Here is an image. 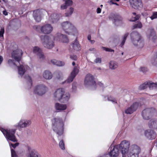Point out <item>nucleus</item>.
Wrapping results in <instances>:
<instances>
[{
    "label": "nucleus",
    "instance_id": "obj_1",
    "mask_svg": "<svg viewBox=\"0 0 157 157\" xmlns=\"http://www.w3.org/2000/svg\"><path fill=\"white\" fill-rule=\"evenodd\" d=\"M53 130L60 136L63 133L64 123L62 119L59 117L55 118L52 120Z\"/></svg>",
    "mask_w": 157,
    "mask_h": 157
},
{
    "label": "nucleus",
    "instance_id": "obj_2",
    "mask_svg": "<svg viewBox=\"0 0 157 157\" xmlns=\"http://www.w3.org/2000/svg\"><path fill=\"white\" fill-rule=\"evenodd\" d=\"M131 39L133 45L138 48H141L144 46V42L141 36L136 31L132 32L130 34Z\"/></svg>",
    "mask_w": 157,
    "mask_h": 157
},
{
    "label": "nucleus",
    "instance_id": "obj_3",
    "mask_svg": "<svg viewBox=\"0 0 157 157\" xmlns=\"http://www.w3.org/2000/svg\"><path fill=\"white\" fill-rule=\"evenodd\" d=\"M64 90L62 88L57 89L54 94V97L56 100H59L62 102H67L69 98L70 95L68 94H64Z\"/></svg>",
    "mask_w": 157,
    "mask_h": 157
},
{
    "label": "nucleus",
    "instance_id": "obj_4",
    "mask_svg": "<svg viewBox=\"0 0 157 157\" xmlns=\"http://www.w3.org/2000/svg\"><path fill=\"white\" fill-rule=\"evenodd\" d=\"M0 130L5 136L8 142H10V141L14 142L17 141V140L15 135L16 129H5L3 128H1Z\"/></svg>",
    "mask_w": 157,
    "mask_h": 157
},
{
    "label": "nucleus",
    "instance_id": "obj_5",
    "mask_svg": "<svg viewBox=\"0 0 157 157\" xmlns=\"http://www.w3.org/2000/svg\"><path fill=\"white\" fill-rule=\"evenodd\" d=\"M40 39L43 46L48 49L53 48L55 45L53 39L49 36L42 35L40 36Z\"/></svg>",
    "mask_w": 157,
    "mask_h": 157
},
{
    "label": "nucleus",
    "instance_id": "obj_6",
    "mask_svg": "<svg viewBox=\"0 0 157 157\" xmlns=\"http://www.w3.org/2000/svg\"><path fill=\"white\" fill-rule=\"evenodd\" d=\"M62 28L65 32L68 34L74 35L77 31L74 26L68 21L63 22L62 24Z\"/></svg>",
    "mask_w": 157,
    "mask_h": 157
},
{
    "label": "nucleus",
    "instance_id": "obj_7",
    "mask_svg": "<svg viewBox=\"0 0 157 157\" xmlns=\"http://www.w3.org/2000/svg\"><path fill=\"white\" fill-rule=\"evenodd\" d=\"M129 142L126 140L121 142L119 146V148L121 150L122 157H125V154L129 151Z\"/></svg>",
    "mask_w": 157,
    "mask_h": 157
},
{
    "label": "nucleus",
    "instance_id": "obj_8",
    "mask_svg": "<svg viewBox=\"0 0 157 157\" xmlns=\"http://www.w3.org/2000/svg\"><path fill=\"white\" fill-rule=\"evenodd\" d=\"M47 88L44 85L40 84L36 86L34 90V93L39 95H42L45 93Z\"/></svg>",
    "mask_w": 157,
    "mask_h": 157
},
{
    "label": "nucleus",
    "instance_id": "obj_9",
    "mask_svg": "<svg viewBox=\"0 0 157 157\" xmlns=\"http://www.w3.org/2000/svg\"><path fill=\"white\" fill-rule=\"evenodd\" d=\"M155 111V109L153 108H146L142 112V115L144 120H149L152 113Z\"/></svg>",
    "mask_w": 157,
    "mask_h": 157
},
{
    "label": "nucleus",
    "instance_id": "obj_10",
    "mask_svg": "<svg viewBox=\"0 0 157 157\" xmlns=\"http://www.w3.org/2000/svg\"><path fill=\"white\" fill-rule=\"evenodd\" d=\"M22 54V51L20 49H17L13 52L11 54V56L12 58L15 60V62H17L19 63Z\"/></svg>",
    "mask_w": 157,
    "mask_h": 157
},
{
    "label": "nucleus",
    "instance_id": "obj_11",
    "mask_svg": "<svg viewBox=\"0 0 157 157\" xmlns=\"http://www.w3.org/2000/svg\"><path fill=\"white\" fill-rule=\"evenodd\" d=\"M84 84L86 86L95 85L94 77L91 75L89 74L87 75L85 78Z\"/></svg>",
    "mask_w": 157,
    "mask_h": 157
},
{
    "label": "nucleus",
    "instance_id": "obj_12",
    "mask_svg": "<svg viewBox=\"0 0 157 157\" xmlns=\"http://www.w3.org/2000/svg\"><path fill=\"white\" fill-rule=\"evenodd\" d=\"M78 72L79 70L78 67L75 66L68 79L65 82H63V84L64 83H68L71 82L73 81L76 75L78 74Z\"/></svg>",
    "mask_w": 157,
    "mask_h": 157
},
{
    "label": "nucleus",
    "instance_id": "obj_13",
    "mask_svg": "<svg viewBox=\"0 0 157 157\" xmlns=\"http://www.w3.org/2000/svg\"><path fill=\"white\" fill-rule=\"evenodd\" d=\"M139 105V103L136 102L133 103L130 107L125 110V113L127 114H131L136 111Z\"/></svg>",
    "mask_w": 157,
    "mask_h": 157
},
{
    "label": "nucleus",
    "instance_id": "obj_14",
    "mask_svg": "<svg viewBox=\"0 0 157 157\" xmlns=\"http://www.w3.org/2000/svg\"><path fill=\"white\" fill-rule=\"evenodd\" d=\"M31 124V121L29 120H22L19 121L17 125H15V127L18 128H21L29 126Z\"/></svg>",
    "mask_w": 157,
    "mask_h": 157
},
{
    "label": "nucleus",
    "instance_id": "obj_15",
    "mask_svg": "<svg viewBox=\"0 0 157 157\" xmlns=\"http://www.w3.org/2000/svg\"><path fill=\"white\" fill-rule=\"evenodd\" d=\"M53 30V27L49 24H47L41 26V32L45 34L50 33Z\"/></svg>",
    "mask_w": 157,
    "mask_h": 157
},
{
    "label": "nucleus",
    "instance_id": "obj_16",
    "mask_svg": "<svg viewBox=\"0 0 157 157\" xmlns=\"http://www.w3.org/2000/svg\"><path fill=\"white\" fill-rule=\"evenodd\" d=\"M119 146L116 145L113 148H111V151L109 153L110 157H116L118 156L119 153Z\"/></svg>",
    "mask_w": 157,
    "mask_h": 157
},
{
    "label": "nucleus",
    "instance_id": "obj_17",
    "mask_svg": "<svg viewBox=\"0 0 157 157\" xmlns=\"http://www.w3.org/2000/svg\"><path fill=\"white\" fill-rule=\"evenodd\" d=\"M130 2L132 6L135 9H138L143 6L141 0H130Z\"/></svg>",
    "mask_w": 157,
    "mask_h": 157
},
{
    "label": "nucleus",
    "instance_id": "obj_18",
    "mask_svg": "<svg viewBox=\"0 0 157 157\" xmlns=\"http://www.w3.org/2000/svg\"><path fill=\"white\" fill-rule=\"evenodd\" d=\"M140 150L139 147L136 145H133L130 147L128 151L138 155L140 152Z\"/></svg>",
    "mask_w": 157,
    "mask_h": 157
},
{
    "label": "nucleus",
    "instance_id": "obj_19",
    "mask_svg": "<svg viewBox=\"0 0 157 157\" xmlns=\"http://www.w3.org/2000/svg\"><path fill=\"white\" fill-rule=\"evenodd\" d=\"M146 136L149 140H152L156 137V134L153 131L148 130L145 131V133Z\"/></svg>",
    "mask_w": 157,
    "mask_h": 157
},
{
    "label": "nucleus",
    "instance_id": "obj_20",
    "mask_svg": "<svg viewBox=\"0 0 157 157\" xmlns=\"http://www.w3.org/2000/svg\"><path fill=\"white\" fill-rule=\"evenodd\" d=\"M33 52L37 54L40 59L43 60L45 58L41 50L39 47H34Z\"/></svg>",
    "mask_w": 157,
    "mask_h": 157
},
{
    "label": "nucleus",
    "instance_id": "obj_21",
    "mask_svg": "<svg viewBox=\"0 0 157 157\" xmlns=\"http://www.w3.org/2000/svg\"><path fill=\"white\" fill-rule=\"evenodd\" d=\"M149 34H148V37L150 40H152L153 42H155L156 39L157 37L153 29H150L148 31Z\"/></svg>",
    "mask_w": 157,
    "mask_h": 157
},
{
    "label": "nucleus",
    "instance_id": "obj_22",
    "mask_svg": "<svg viewBox=\"0 0 157 157\" xmlns=\"http://www.w3.org/2000/svg\"><path fill=\"white\" fill-rule=\"evenodd\" d=\"M56 37L58 38V40L61 42L63 43H67L69 40L66 35H63L60 33L57 34Z\"/></svg>",
    "mask_w": 157,
    "mask_h": 157
},
{
    "label": "nucleus",
    "instance_id": "obj_23",
    "mask_svg": "<svg viewBox=\"0 0 157 157\" xmlns=\"http://www.w3.org/2000/svg\"><path fill=\"white\" fill-rule=\"evenodd\" d=\"M28 67V66L23 65L18 67V74L22 76L25 74Z\"/></svg>",
    "mask_w": 157,
    "mask_h": 157
},
{
    "label": "nucleus",
    "instance_id": "obj_24",
    "mask_svg": "<svg viewBox=\"0 0 157 157\" xmlns=\"http://www.w3.org/2000/svg\"><path fill=\"white\" fill-rule=\"evenodd\" d=\"M109 18L110 20H113L115 22L122 20V18L120 16L114 13H111L109 16Z\"/></svg>",
    "mask_w": 157,
    "mask_h": 157
},
{
    "label": "nucleus",
    "instance_id": "obj_25",
    "mask_svg": "<svg viewBox=\"0 0 157 157\" xmlns=\"http://www.w3.org/2000/svg\"><path fill=\"white\" fill-rule=\"evenodd\" d=\"M148 124L150 128L157 130V120L151 119L150 120Z\"/></svg>",
    "mask_w": 157,
    "mask_h": 157
},
{
    "label": "nucleus",
    "instance_id": "obj_26",
    "mask_svg": "<svg viewBox=\"0 0 157 157\" xmlns=\"http://www.w3.org/2000/svg\"><path fill=\"white\" fill-rule=\"evenodd\" d=\"M59 15L56 13H53L51 14L49 18V20L52 23L57 22L59 20Z\"/></svg>",
    "mask_w": 157,
    "mask_h": 157
},
{
    "label": "nucleus",
    "instance_id": "obj_27",
    "mask_svg": "<svg viewBox=\"0 0 157 157\" xmlns=\"http://www.w3.org/2000/svg\"><path fill=\"white\" fill-rule=\"evenodd\" d=\"M55 107L56 109L58 110H65L67 108L66 105L60 104L59 103H56L55 105Z\"/></svg>",
    "mask_w": 157,
    "mask_h": 157
},
{
    "label": "nucleus",
    "instance_id": "obj_28",
    "mask_svg": "<svg viewBox=\"0 0 157 157\" xmlns=\"http://www.w3.org/2000/svg\"><path fill=\"white\" fill-rule=\"evenodd\" d=\"M43 76L44 78L47 79H50L52 77V73L48 71H45L43 74Z\"/></svg>",
    "mask_w": 157,
    "mask_h": 157
},
{
    "label": "nucleus",
    "instance_id": "obj_29",
    "mask_svg": "<svg viewBox=\"0 0 157 157\" xmlns=\"http://www.w3.org/2000/svg\"><path fill=\"white\" fill-rule=\"evenodd\" d=\"M71 46L73 49L76 51H79L81 49L80 45L76 39H75L74 42L71 44Z\"/></svg>",
    "mask_w": 157,
    "mask_h": 157
},
{
    "label": "nucleus",
    "instance_id": "obj_30",
    "mask_svg": "<svg viewBox=\"0 0 157 157\" xmlns=\"http://www.w3.org/2000/svg\"><path fill=\"white\" fill-rule=\"evenodd\" d=\"M148 87L150 90H157V83L151 82H148Z\"/></svg>",
    "mask_w": 157,
    "mask_h": 157
},
{
    "label": "nucleus",
    "instance_id": "obj_31",
    "mask_svg": "<svg viewBox=\"0 0 157 157\" xmlns=\"http://www.w3.org/2000/svg\"><path fill=\"white\" fill-rule=\"evenodd\" d=\"M118 67V63L115 61H111L109 63V68L112 70H114L117 68Z\"/></svg>",
    "mask_w": 157,
    "mask_h": 157
},
{
    "label": "nucleus",
    "instance_id": "obj_32",
    "mask_svg": "<svg viewBox=\"0 0 157 157\" xmlns=\"http://www.w3.org/2000/svg\"><path fill=\"white\" fill-rule=\"evenodd\" d=\"M30 157H41L37 152L34 149L31 150L29 152Z\"/></svg>",
    "mask_w": 157,
    "mask_h": 157
},
{
    "label": "nucleus",
    "instance_id": "obj_33",
    "mask_svg": "<svg viewBox=\"0 0 157 157\" xmlns=\"http://www.w3.org/2000/svg\"><path fill=\"white\" fill-rule=\"evenodd\" d=\"M142 25L141 22H137L135 23L132 26L133 29H140L142 27Z\"/></svg>",
    "mask_w": 157,
    "mask_h": 157
},
{
    "label": "nucleus",
    "instance_id": "obj_34",
    "mask_svg": "<svg viewBox=\"0 0 157 157\" xmlns=\"http://www.w3.org/2000/svg\"><path fill=\"white\" fill-rule=\"evenodd\" d=\"M132 13L134 16H132V17L130 20V21H134L139 19L140 17V15H136V13L135 12Z\"/></svg>",
    "mask_w": 157,
    "mask_h": 157
},
{
    "label": "nucleus",
    "instance_id": "obj_35",
    "mask_svg": "<svg viewBox=\"0 0 157 157\" xmlns=\"http://www.w3.org/2000/svg\"><path fill=\"white\" fill-rule=\"evenodd\" d=\"M74 11V9L72 7H70L69 10L67 12L65 13L66 16L67 17L71 16L73 13Z\"/></svg>",
    "mask_w": 157,
    "mask_h": 157
},
{
    "label": "nucleus",
    "instance_id": "obj_36",
    "mask_svg": "<svg viewBox=\"0 0 157 157\" xmlns=\"http://www.w3.org/2000/svg\"><path fill=\"white\" fill-rule=\"evenodd\" d=\"M27 80L30 86V88H31L32 84V81L31 77L28 75H25L24 77Z\"/></svg>",
    "mask_w": 157,
    "mask_h": 157
},
{
    "label": "nucleus",
    "instance_id": "obj_37",
    "mask_svg": "<svg viewBox=\"0 0 157 157\" xmlns=\"http://www.w3.org/2000/svg\"><path fill=\"white\" fill-rule=\"evenodd\" d=\"M148 82H145L143 84H142L139 86V89L140 90L145 89L147 87H148Z\"/></svg>",
    "mask_w": 157,
    "mask_h": 157
},
{
    "label": "nucleus",
    "instance_id": "obj_38",
    "mask_svg": "<svg viewBox=\"0 0 157 157\" xmlns=\"http://www.w3.org/2000/svg\"><path fill=\"white\" fill-rule=\"evenodd\" d=\"M15 61L14 59H9L8 61V63L10 66H17L18 65L15 63Z\"/></svg>",
    "mask_w": 157,
    "mask_h": 157
},
{
    "label": "nucleus",
    "instance_id": "obj_39",
    "mask_svg": "<svg viewBox=\"0 0 157 157\" xmlns=\"http://www.w3.org/2000/svg\"><path fill=\"white\" fill-rule=\"evenodd\" d=\"M42 13L39 10H37L33 11V16L34 17H36L38 15H41Z\"/></svg>",
    "mask_w": 157,
    "mask_h": 157
},
{
    "label": "nucleus",
    "instance_id": "obj_40",
    "mask_svg": "<svg viewBox=\"0 0 157 157\" xmlns=\"http://www.w3.org/2000/svg\"><path fill=\"white\" fill-rule=\"evenodd\" d=\"M152 64L153 65L157 67V53L154 56L152 61Z\"/></svg>",
    "mask_w": 157,
    "mask_h": 157
},
{
    "label": "nucleus",
    "instance_id": "obj_41",
    "mask_svg": "<svg viewBox=\"0 0 157 157\" xmlns=\"http://www.w3.org/2000/svg\"><path fill=\"white\" fill-rule=\"evenodd\" d=\"M55 75L57 78L58 79H61L63 78V74L60 71H57L55 73Z\"/></svg>",
    "mask_w": 157,
    "mask_h": 157
},
{
    "label": "nucleus",
    "instance_id": "obj_42",
    "mask_svg": "<svg viewBox=\"0 0 157 157\" xmlns=\"http://www.w3.org/2000/svg\"><path fill=\"white\" fill-rule=\"evenodd\" d=\"M59 145L60 148L62 150H64L65 149V144L63 140H61L59 143Z\"/></svg>",
    "mask_w": 157,
    "mask_h": 157
},
{
    "label": "nucleus",
    "instance_id": "obj_43",
    "mask_svg": "<svg viewBox=\"0 0 157 157\" xmlns=\"http://www.w3.org/2000/svg\"><path fill=\"white\" fill-rule=\"evenodd\" d=\"M157 18V12H153L152 13V15L150 17L151 20H153Z\"/></svg>",
    "mask_w": 157,
    "mask_h": 157
},
{
    "label": "nucleus",
    "instance_id": "obj_44",
    "mask_svg": "<svg viewBox=\"0 0 157 157\" xmlns=\"http://www.w3.org/2000/svg\"><path fill=\"white\" fill-rule=\"evenodd\" d=\"M65 65V63L63 62H62L60 61H57L56 65L58 66H64Z\"/></svg>",
    "mask_w": 157,
    "mask_h": 157
},
{
    "label": "nucleus",
    "instance_id": "obj_45",
    "mask_svg": "<svg viewBox=\"0 0 157 157\" xmlns=\"http://www.w3.org/2000/svg\"><path fill=\"white\" fill-rule=\"evenodd\" d=\"M10 146L11 148V147H13V148L15 149L16 147L17 146L19 145V143H16L15 144H13L11 143L10 142H9Z\"/></svg>",
    "mask_w": 157,
    "mask_h": 157
},
{
    "label": "nucleus",
    "instance_id": "obj_46",
    "mask_svg": "<svg viewBox=\"0 0 157 157\" xmlns=\"http://www.w3.org/2000/svg\"><path fill=\"white\" fill-rule=\"evenodd\" d=\"M127 155L128 157H138V155H137L129 151L128 152Z\"/></svg>",
    "mask_w": 157,
    "mask_h": 157
},
{
    "label": "nucleus",
    "instance_id": "obj_47",
    "mask_svg": "<svg viewBox=\"0 0 157 157\" xmlns=\"http://www.w3.org/2000/svg\"><path fill=\"white\" fill-rule=\"evenodd\" d=\"M107 100L109 101H112L113 102H115L117 103V102L115 101V98L112 96H109L108 97Z\"/></svg>",
    "mask_w": 157,
    "mask_h": 157
},
{
    "label": "nucleus",
    "instance_id": "obj_48",
    "mask_svg": "<svg viewBox=\"0 0 157 157\" xmlns=\"http://www.w3.org/2000/svg\"><path fill=\"white\" fill-rule=\"evenodd\" d=\"M65 3L68 6L72 5L73 2L71 0H66L65 1Z\"/></svg>",
    "mask_w": 157,
    "mask_h": 157
},
{
    "label": "nucleus",
    "instance_id": "obj_49",
    "mask_svg": "<svg viewBox=\"0 0 157 157\" xmlns=\"http://www.w3.org/2000/svg\"><path fill=\"white\" fill-rule=\"evenodd\" d=\"M33 28L37 31H39L40 30L41 31V27L39 25H34L33 26Z\"/></svg>",
    "mask_w": 157,
    "mask_h": 157
},
{
    "label": "nucleus",
    "instance_id": "obj_50",
    "mask_svg": "<svg viewBox=\"0 0 157 157\" xmlns=\"http://www.w3.org/2000/svg\"><path fill=\"white\" fill-rule=\"evenodd\" d=\"M102 48L106 51L109 52H114V50L112 49L111 48H107L105 47H102Z\"/></svg>",
    "mask_w": 157,
    "mask_h": 157
},
{
    "label": "nucleus",
    "instance_id": "obj_51",
    "mask_svg": "<svg viewBox=\"0 0 157 157\" xmlns=\"http://www.w3.org/2000/svg\"><path fill=\"white\" fill-rule=\"evenodd\" d=\"M11 157H16L17 155L15 151L11 148Z\"/></svg>",
    "mask_w": 157,
    "mask_h": 157
},
{
    "label": "nucleus",
    "instance_id": "obj_52",
    "mask_svg": "<svg viewBox=\"0 0 157 157\" xmlns=\"http://www.w3.org/2000/svg\"><path fill=\"white\" fill-rule=\"evenodd\" d=\"M36 21L37 22H40L41 20V15H38L36 17H34Z\"/></svg>",
    "mask_w": 157,
    "mask_h": 157
},
{
    "label": "nucleus",
    "instance_id": "obj_53",
    "mask_svg": "<svg viewBox=\"0 0 157 157\" xmlns=\"http://www.w3.org/2000/svg\"><path fill=\"white\" fill-rule=\"evenodd\" d=\"M5 31L4 28H2L1 30H0V37H3V34L4 33Z\"/></svg>",
    "mask_w": 157,
    "mask_h": 157
},
{
    "label": "nucleus",
    "instance_id": "obj_54",
    "mask_svg": "<svg viewBox=\"0 0 157 157\" xmlns=\"http://www.w3.org/2000/svg\"><path fill=\"white\" fill-rule=\"evenodd\" d=\"M140 70V71L144 73L146 72L147 71V68L145 67H141Z\"/></svg>",
    "mask_w": 157,
    "mask_h": 157
},
{
    "label": "nucleus",
    "instance_id": "obj_55",
    "mask_svg": "<svg viewBox=\"0 0 157 157\" xmlns=\"http://www.w3.org/2000/svg\"><path fill=\"white\" fill-rule=\"evenodd\" d=\"M101 58H96L94 60V62L96 63H101Z\"/></svg>",
    "mask_w": 157,
    "mask_h": 157
},
{
    "label": "nucleus",
    "instance_id": "obj_56",
    "mask_svg": "<svg viewBox=\"0 0 157 157\" xmlns=\"http://www.w3.org/2000/svg\"><path fill=\"white\" fill-rule=\"evenodd\" d=\"M70 58L72 60H76L77 59V57L76 55H71L70 56Z\"/></svg>",
    "mask_w": 157,
    "mask_h": 157
},
{
    "label": "nucleus",
    "instance_id": "obj_57",
    "mask_svg": "<svg viewBox=\"0 0 157 157\" xmlns=\"http://www.w3.org/2000/svg\"><path fill=\"white\" fill-rule=\"evenodd\" d=\"M67 5L65 3L64 4L62 5L61 6V9L62 10H64L66 9L67 7Z\"/></svg>",
    "mask_w": 157,
    "mask_h": 157
},
{
    "label": "nucleus",
    "instance_id": "obj_58",
    "mask_svg": "<svg viewBox=\"0 0 157 157\" xmlns=\"http://www.w3.org/2000/svg\"><path fill=\"white\" fill-rule=\"evenodd\" d=\"M76 83L74 82L72 85V89L74 91H75L76 89Z\"/></svg>",
    "mask_w": 157,
    "mask_h": 157
},
{
    "label": "nucleus",
    "instance_id": "obj_59",
    "mask_svg": "<svg viewBox=\"0 0 157 157\" xmlns=\"http://www.w3.org/2000/svg\"><path fill=\"white\" fill-rule=\"evenodd\" d=\"M57 61L56 59H52L51 60V62L53 64L56 65Z\"/></svg>",
    "mask_w": 157,
    "mask_h": 157
},
{
    "label": "nucleus",
    "instance_id": "obj_60",
    "mask_svg": "<svg viewBox=\"0 0 157 157\" xmlns=\"http://www.w3.org/2000/svg\"><path fill=\"white\" fill-rule=\"evenodd\" d=\"M128 33H126L124 35V38H123V40L125 41L128 35Z\"/></svg>",
    "mask_w": 157,
    "mask_h": 157
},
{
    "label": "nucleus",
    "instance_id": "obj_61",
    "mask_svg": "<svg viewBox=\"0 0 157 157\" xmlns=\"http://www.w3.org/2000/svg\"><path fill=\"white\" fill-rule=\"evenodd\" d=\"M101 11V9L99 8H98L97 9V12L98 13H100Z\"/></svg>",
    "mask_w": 157,
    "mask_h": 157
},
{
    "label": "nucleus",
    "instance_id": "obj_62",
    "mask_svg": "<svg viewBox=\"0 0 157 157\" xmlns=\"http://www.w3.org/2000/svg\"><path fill=\"white\" fill-rule=\"evenodd\" d=\"M108 3L110 5H111L113 4H114L115 3L113 2V0H111L109 1H108Z\"/></svg>",
    "mask_w": 157,
    "mask_h": 157
},
{
    "label": "nucleus",
    "instance_id": "obj_63",
    "mask_svg": "<svg viewBox=\"0 0 157 157\" xmlns=\"http://www.w3.org/2000/svg\"><path fill=\"white\" fill-rule=\"evenodd\" d=\"M3 13L5 16L7 15H8V13L6 10H4L3 11Z\"/></svg>",
    "mask_w": 157,
    "mask_h": 157
},
{
    "label": "nucleus",
    "instance_id": "obj_64",
    "mask_svg": "<svg viewBox=\"0 0 157 157\" xmlns=\"http://www.w3.org/2000/svg\"><path fill=\"white\" fill-rule=\"evenodd\" d=\"M98 85L100 86L101 87L103 86V84L101 82H98Z\"/></svg>",
    "mask_w": 157,
    "mask_h": 157
}]
</instances>
